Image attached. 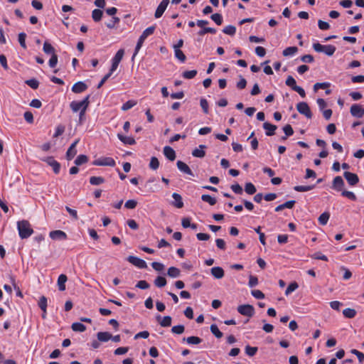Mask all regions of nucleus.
I'll return each instance as SVG.
<instances>
[{
  "label": "nucleus",
  "mask_w": 364,
  "mask_h": 364,
  "mask_svg": "<svg viewBox=\"0 0 364 364\" xmlns=\"http://www.w3.org/2000/svg\"><path fill=\"white\" fill-rule=\"evenodd\" d=\"M17 229L19 237L21 239L29 237L33 232L30 223L28 220H23L17 223Z\"/></svg>",
  "instance_id": "1"
},
{
  "label": "nucleus",
  "mask_w": 364,
  "mask_h": 364,
  "mask_svg": "<svg viewBox=\"0 0 364 364\" xmlns=\"http://www.w3.org/2000/svg\"><path fill=\"white\" fill-rule=\"evenodd\" d=\"M155 31V26H151L148 28H146L141 33V35L139 36L136 46L135 47L134 53L132 55V59L135 58V56L139 53V50L141 49L144 41L146 39V38L154 33Z\"/></svg>",
  "instance_id": "2"
},
{
  "label": "nucleus",
  "mask_w": 364,
  "mask_h": 364,
  "mask_svg": "<svg viewBox=\"0 0 364 364\" xmlns=\"http://www.w3.org/2000/svg\"><path fill=\"white\" fill-rule=\"evenodd\" d=\"M90 95L86 96L82 101H72L70 103V107L73 112L87 110L90 105Z\"/></svg>",
  "instance_id": "3"
},
{
  "label": "nucleus",
  "mask_w": 364,
  "mask_h": 364,
  "mask_svg": "<svg viewBox=\"0 0 364 364\" xmlns=\"http://www.w3.org/2000/svg\"><path fill=\"white\" fill-rule=\"evenodd\" d=\"M297 111L304 115L307 119H311L313 117L312 112L310 109L309 105L305 102H299L296 105Z\"/></svg>",
  "instance_id": "4"
},
{
  "label": "nucleus",
  "mask_w": 364,
  "mask_h": 364,
  "mask_svg": "<svg viewBox=\"0 0 364 364\" xmlns=\"http://www.w3.org/2000/svg\"><path fill=\"white\" fill-rule=\"evenodd\" d=\"M124 55V49H119L114 56L112 59V65L110 68L109 71L111 73H114L118 68V65L119 63L121 62L123 56Z\"/></svg>",
  "instance_id": "5"
},
{
  "label": "nucleus",
  "mask_w": 364,
  "mask_h": 364,
  "mask_svg": "<svg viewBox=\"0 0 364 364\" xmlns=\"http://www.w3.org/2000/svg\"><path fill=\"white\" fill-rule=\"evenodd\" d=\"M94 166H107L113 167L116 165L115 161L112 157H101L92 161Z\"/></svg>",
  "instance_id": "6"
},
{
  "label": "nucleus",
  "mask_w": 364,
  "mask_h": 364,
  "mask_svg": "<svg viewBox=\"0 0 364 364\" xmlns=\"http://www.w3.org/2000/svg\"><path fill=\"white\" fill-rule=\"evenodd\" d=\"M237 311L243 316L252 317L255 314V309L250 304H242L237 307Z\"/></svg>",
  "instance_id": "7"
},
{
  "label": "nucleus",
  "mask_w": 364,
  "mask_h": 364,
  "mask_svg": "<svg viewBox=\"0 0 364 364\" xmlns=\"http://www.w3.org/2000/svg\"><path fill=\"white\" fill-rule=\"evenodd\" d=\"M127 260L139 269H146L147 267L146 262L136 256L130 255L127 257Z\"/></svg>",
  "instance_id": "8"
},
{
  "label": "nucleus",
  "mask_w": 364,
  "mask_h": 364,
  "mask_svg": "<svg viewBox=\"0 0 364 364\" xmlns=\"http://www.w3.org/2000/svg\"><path fill=\"white\" fill-rule=\"evenodd\" d=\"M343 176L348 181V184L351 186H355L359 182V178L355 173L345 171L343 173Z\"/></svg>",
  "instance_id": "9"
},
{
  "label": "nucleus",
  "mask_w": 364,
  "mask_h": 364,
  "mask_svg": "<svg viewBox=\"0 0 364 364\" xmlns=\"http://www.w3.org/2000/svg\"><path fill=\"white\" fill-rule=\"evenodd\" d=\"M350 112L352 116L361 118L364 116V108L360 105L354 104L350 107Z\"/></svg>",
  "instance_id": "10"
},
{
  "label": "nucleus",
  "mask_w": 364,
  "mask_h": 364,
  "mask_svg": "<svg viewBox=\"0 0 364 364\" xmlns=\"http://www.w3.org/2000/svg\"><path fill=\"white\" fill-rule=\"evenodd\" d=\"M169 4V0H162L159 5L157 6L156 10L154 14V17L156 18H159L162 16L164 11H166L168 5Z\"/></svg>",
  "instance_id": "11"
},
{
  "label": "nucleus",
  "mask_w": 364,
  "mask_h": 364,
  "mask_svg": "<svg viewBox=\"0 0 364 364\" xmlns=\"http://www.w3.org/2000/svg\"><path fill=\"white\" fill-rule=\"evenodd\" d=\"M49 236L54 240H65L68 238L67 234L63 230H53L50 232Z\"/></svg>",
  "instance_id": "12"
},
{
  "label": "nucleus",
  "mask_w": 364,
  "mask_h": 364,
  "mask_svg": "<svg viewBox=\"0 0 364 364\" xmlns=\"http://www.w3.org/2000/svg\"><path fill=\"white\" fill-rule=\"evenodd\" d=\"M80 139H77L72 143L66 152V158L68 160H71L77 154L76 146L79 143Z\"/></svg>",
  "instance_id": "13"
},
{
  "label": "nucleus",
  "mask_w": 364,
  "mask_h": 364,
  "mask_svg": "<svg viewBox=\"0 0 364 364\" xmlns=\"http://www.w3.org/2000/svg\"><path fill=\"white\" fill-rule=\"evenodd\" d=\"M87 89V85L82 81H79L75 83L71 90L72 92L76 94L82 93Z\"/></svg>",
  "instance_id": "14"
},
{
  "label": "nucleus",
  "mask_w": 364,
  "mask_h": 364,
  "mask_svg": "<svg viewBox=\"0 0 364 364\" xmlns=\"http://www.w3.org/2000/svg\"><path fill=\"white\" fill-rule=\"evenodd\" d=\"M344 186V181L341 176H336L333 180L332 188L337 191H341Z\"/></svg>",
  "instance_id": "15"
},
{
  "label": "nucleus",
  "mask_w": 364,
  "mask_h": 364,
  "mask_svg": "<svg viewBox=\"0 0 364 364\" xmlns=\"http://www.w3.org/2000/svg\"><path fill=\"white\" fill-rule=\"evenodd\" d=\"M156 318L162 327H169L171 325L172 318L170 316H166L162 318L160 315H158Z\"/></svg>",
  "instance_id": "16"
},
{
  "label": "nucleus",
  "mask_w": 364,
  "mask_h": 364,
  "mask_svg": "<svg viewBox=\"0 0 364 364\" xmlns=\"http://www.w3.org/2000/svg\"><path fill=\"white\" fill-rule=\"evenodd\" d=\"M176 165H177L178 168L181 172H183L186 174L190 175V176H193V171H191V169L189 168V166L186 163L181 161H178L176 163Z\"/></svg>",
  "instance_id": "17"
},
{
  "label": "nucleus",
  "mask_w": 364,
  "mask_h": 364,
  "mask_svg": "<svg viewBox=\"0 0 364 364\" xmlns=\"http://www.w3.org/2000/svg\"><path fill=\"white\" fill-rule=\"evenodd\" d=\"M263 128L265 129L266 135L271 136L275 134V130L277 129V127L269 122H264L263 124Z\"/></svg>",
  "instance_id": "18"
},
{
  "label": "nucleus",
  "mask_w": 364,
  "mask_h": 364,
  "mask_svg": "<svg viewBox=\"0 0 364 364\" xmlns=\"http://www.w3.org/2000/svg\"><path fill=\"white\" fill-rule=\"evenodd\" d=\"M164 154L170 161H174L176 159V152L171 146H166L164 148Z\"/></svg>",
  "instance_id": "19"
},
{
  "label": "nucleus",
  "mask_w": 364,
  "mask_h": 364,
  "mask_svg": "<svg viewBox=\"0 0 364 364\" xmlns=\"http://www.w3.org/2000/svg\"><path fill=\"white\" fill-rule=\"evenodd\" d=\"M205 148H206L205 145H203V144L199 145L198 148L195 149L192 151V155L193 156L198 157V158H203V157H204L205 155V152L204 149Z\"/></svg>",
  "instance_id": "20"
},
{
  "label": "nucleus",
  "mask_w": 364,
  "mask_h": 364,
  "mask_svg": "<svg viewBox=\"0 0 364 364\" xmlns=\"http://www.w3.org/2000/svg\"><path fill=\"white\" fill-rule=\"evenodd\" d=\"M210 272L215 279H221L225 274L223 269L220 267H214L211 268Z\"/></svg>",
  "instance_id": "21"
},
{
  "label": "nucleus",
  "mask_w": 364,
  "mask_h": 364,
  "mask_svg": "<svg viewBox=\"0 0 364 364\" xmlns=\"http://www.w3.org/2000/svg\"><path fill=\"white\" fill-rule=\"evenodd\" d=\"M295 203H296V201L294 200H288V201L285 202L284 203L277 206L275 208V211L279 212V211L284 210V208L291 209L294 206Z\"/></svg>",
  "instance_id": "22"
},
{
  "label": "nucleus",
  "mask_w": 364,
  "mask_h": 364,
  "mask_svg": "<svg viewBox=\"0 0 364 364\" xmlns=\"http://www.w3.org/2000/svg\"><path fill=\"white\" fill-rule=\"evenodd\" d=\"M118 139L124 144L133 145L136 143L135 139L131 136H126L122 134H117Z\"/></svg>",
  "instance_id": "23"
},
{
  "label": "nucleus",
  "mask_w": 364,
  "mask_h": 364,
  "mask_svg": "<svg viewBox=\"0 0 364 364\" xmlns=\"http://www.w3.org/2000/svg\"><path fill=\"white\" fill-rule=\"evenodd\" d=\"M172 198L174 199V203L173 204L175 207L178 208H181L183 207V202L180 194L173 193L172 194Z\"/></svg>",
  "instance_id": "24"
},
{
  "label": "nucleus",
  "mask_w": 364,
  "mask_h": 364,
  "mask_svg": "<svg viewBox=\"0 0 364 364\" xmlns=\"http://www.w3.org/2000/svg\"><path fill=\"white\" fill-rule=\"evenodd\" d=\"M183 341H186L189 345H198L200 344L203 340L198 336H189L188 338H183Z\"/></svg>",
  "instance_id": "25"
},
{
  "label": "nucleus",
  "mask_w": 364,
  "mask_h": 364,
  "mask_svg": "<svg viewBox=\"0 0 364 364\" xmlns=\"http://www.w3.org/2000/svg\"><path fill=\"white\" fill-rule=\"evenodd\" d=\"M68 280V277L65 274H60L58 278V286L60 291H64L65 289V282Z\"/></svg>",
  "instance_id": "26"
},
{
  "label": "nucleus",
  "mask_w": 364,
  "mask_h": 364,
  "mask_svg": "<svg viewBox=\"0 0 364 364\" xmlns=\"http://www.w3.org/2000/svg\"><path fill=\"white\" fill-rule=\"evenodd\" d=\"M103 16V11L100 9H95L92 11V18L95 22L101 21Z\"/></svg>",
  "instance_id": "27"
},
{
  "label": "nucleus",
  "mask_w": 364,
  "mask_h": 364,
  "mask_svg": "<svg viewBox=\"0 0 364 364\" xmlns=\"http://www.w3.org/2000/svg\"><path fill=\"white\" fill-rule=\"evenodd\" d=\"M97 339L101 342H107L112 338V334L109 332H99L97 334Z\"/></svg>",
  "instance_id": "28"
},
{
  "label": "nucleus",
  "mask_w": 364,
  "mask_h": 364,
  "mask_svg": "<svg viewBox=\"0 0 364 364\" xmlns=\"http://www.w3.org/2000/svg\"><path fill=\"white\" fill-rule=\"evenodd\" d=\"M330 218V213L328 212H324L318 218V223L321 225L327 224Z\"/></svg>",
  "instance_id": "29"
},
{
  "label": "nucleus",
  "mask_w": 364,
  "mask_h": 364,
  "mask_svg": "<svg viewBox=\"0 0 364 364\" xmlns=\"http://www.w3.org/2000/svg\"><path fill=\"white\" fill-rule=\"evenodd\" d=\"M72 330L76 332H84L86 330V326L82 323L75 322L71 326Z\"/></svg>",
  "instance_id": "30"
},
{
  "label": "nucleus",
  "mask_w": 364,
  "mask_h": 364,
  "mask_svg": "<svg viewBox=\"0 0 364 364\" xmlns=\"http://www.w3.org/2000/svg\"><path fill=\"white\" fill-rule=\"evenodd\" d=\"M336 50V46L333 45H324L323 50L322 53H324L328 56H331L333 55Z\"/></svg>",
  "instance_id": "31"
},
{
  "label": "nucleus",
  "mask_w": 364,
  "mask_h": 364,
  "mask_svg": "<svg viewBox=\"0 0 364 364\" xmlns=\"http://www.w3.org/2000/svg\"><path fill=\"white\" fill-rule=\"evenodd\" d=\"M356 311L353 309L346 308L343 311V314L346 318H353L356 316Z\"/></svg>",
  "instance_id": "32"
},
{
  "label": "nucleus",
  "mask_w": 364,
  "mask_h": 364,
  "mask_svg": "<svg viewBox=\"0 0 364 364\" xmlns=\"http://www.w3.org/2000/svg\"><path fill=\"white\" fill-rule=\"evenodd\" d=\"M43 50L45 53L50 54L51 55L53 53H55L53 46L47 41L44 42L43 43Z\"/></svg>",
  "instance_id": "33"
},
{
  "label": "nucleus",
  "mask_w": 364,
  "mask_h": 364,
  "mask_svg": "<svg viewBox=\"0 0 364 364\" xmlns=\"http://www.w3.org/2000/svg\"><path fill=\"white\" fill-rule=\"evenodd\" d=\"M298 51V48L296 46H290L285 48L282 54L284 56L294 55Z\"/></svg>",
  "instance_id": "34"
},
{
  "label": "nucleus",
  "mask_w": 364,
  "mask_h": 364,
  "mask_svg": "<svg viewBox=\"0 0 364 364\" xmlns=\"http://www.w3.org/2000/svg\"><path fill=\"white\" fill-rule=\"evenodd\" d=\"M105 182V178L102 176H92L90 178V183L93 186H98Z\"/></svg>",
  "instance_id": "35"
},
{
  "label": "nucleus",
  "mask_w": 364,
  "mask_h": 364,
  "mask_svg": "<svg viewBox=\"0 0 364 364\" xmlns=\"http://www.w3.org/2000/svg\"><path fill=\"white\" fill-rule=\"evenodd\" d=\"M201 200L209 203L210 205H214L217 203L216 199L208 194L202 195Z\"/></svg>",
  "instance_id": "36"
},
{
  "label": "nucleus",
  "mask_w": 364,
  "mask_h": 364,
  "mask_svg": "<svg viewBox=\"0 0 364 364\" xmlns=\"http://www.w3.org/2000/svg\"><path fill=\"white\" fill-rule=\"evenodd\" d=\"M180 269L175 267H169L167 272L168 275L173 278L178 277L180 275Z\"/></svg>",
  "instance_id": "37"
},
{
  "label": "nucleus",
  "mask_w": 364,
  "mask_h": 364,
  "mask_svg": "<svg viewBox=\"0 0 364 364\" xmlns=\"http://www.w3.org/2000/svg\"><path fill=\"white\" fill-rule=\"evenodd\" d=\"M88 161V157L86 155L80 154L75 159L74 163L76 166H80Z\"/></svg>",
  "instance_id": "38"
},
{
  "label": "nucleus",
  "mask_w": 364,
  "mask_h": 364,
  "mask_svg": "<svg viewBox=\"0 0 364 364\" xmlns=\"http://www.w3.org/2000/svg\"><path fill=\"white\" fill-rule=\"evenodd\" d=\"M211 333L217 338H221L223 336V333L219 330L216 324H212L210 327Z\"/></svg>",
  "instance_id": "39"
},
{
  "label": "nucleus",
  "mask_w": 364,
  "mask_h": 364,
  "mask_svg": "<svg viewBox=\"0 0 364 364\" xmlns=\"http://www.w3.org/2000/svg\"><path fill=\"white\" fill-rule=\"evenodd\" d=\"M315 188V185L311 186H296L294 187V190L297 192H306L309 191Z\"/></svg>",
  "instance_id": "40"
},
{
  "label": "nucleus",
  "mask_w": 364,
  "mask_h": 364,
  "mask_svg": "<svg viewBox=\"0 0 364 364\" xmlns=\"http://www.w3.org/2000/svg\"><path fill=\"white\" fill-rule=\"evenodd\" d=\"M245 191L249 195H253L256 193L257 190L253 183L251 182L247 183L245 186Z\"/></svg>",
  "instance_id": "41"
},
{
  "label": "nucleus",
  "mask_w": 364,
  "mask_h": 364,
  "mask_svg": "<svg viewBox=\"0 0 364 364\" xmlns=\"http://www.w3.org/2000/svg\"><path fill=\"white\" fill-rule=\"evenodd\" d=\"M298 287H299V285H298L297 282H293L290 283L285 291V295L286 296L289 295L293 291H294L296 289H297Z\"/></svg>",
  "instance_id": "42"
},
{
  "label": "nucleus",
  "mask_w": 364,
  "mask_h": 364,
  "mask_svg": "<svg viewBox=\"0 0 364 364\" xmlns=\"http://www.w3.org/2000/svg\"><path fill=\"white\" fill-rule=\"evenodd\" d=\"M166 279L164 277L159 276L154 280V284L159 288L164 287L166 284Z\"/></svg>",
  "instance_id": "43"
},
{
  "label": "nucleus",
  "mask_w": 364,
  "mask_h": 364,
  "mask_svg": "<svg viewBox=\"0 0 364 364\" xmlns=\"http://www.w3.org/2000/svg\"><path fill=\"white\" fill-rule=\"evenodd\" d=\"M197 73L196 70H186L182 73V77L185 79H193L196 77Z\"/></svg>",
  "instance_id": "44"
},
{
  "label": "nucleus",
  "mask_w": 364,
  "mask_h": 364,
  "mask_svg": "<svg viewBox=\"0 0 364 364\" xmlns=\"http://www.w3.org/2000/svg\"><path fill=\"white\" fill-rule=\"evenodd\" d=\"M136 105V101L131 100H128L125 103L123 104L122 106V110L123 111H127L134 107Z\"/></svg>",
  "instance_id": "45"
},
{
  "label": "nucleus",
  "mask_w": 364,
  "mask_h": 364,
  "mask_svg": "<svg viewBox=\"0 0 364 364\" xmlns=\"http://www.w3.org/2000/svg\"><path fill=\"white\" fill-rule=\"evenodd\" d=\"M216 29L210 27H204L201 28L200 31H198V34L199 36H204L206 33H212L215 34L216 33Z\"/></svg>",
  "instance_id": "46"
},
{
  "label": "nucleus",
  "mask_w": 364,
  "mask_h": 364,
  "mask_svg": "<svg viewBox=\"0 0 364 364\" xmlns=\"http://www.w3.org/2000/svg\"><path fill=\"white\" fill-rule=\"evenodd\" d=\"M175 57L178 59L181 63H184L186 57L181 49H174Z\"/></svg>",
  "instance_id": "47"
},
{
  "label": "nucleus",
  "mask_w": 364,
  "mask_h": 364,
  "mask_svg": "<svg viewBox=\"0 0 364 364\" xmlns=\"http://www.w3.org/2000/svg\"><path fill=\"white\" fill-rule=\"evenodd\" d=\"M159 167V161L156 156H152L149 163V168L152 170H156Z\"/></svg>",
  "instance_id": "48"
},
{
  "label": "nucleus",
  "mask_w": 364,
  "mask_h": 364,
  "mask_svg": "<svg viewBox=\"0 0 364 364\" xmlns=\"http://www.w3.org/2000/svg\"><path fill=\"white\" fill-rule=\"evenodd\" d=\"M223 33L230 36H234L236 33V28L234 26L229 25L225 26L223 30Z\"/></svg>",
  "instance_id": "49"
},
{
  "label": "nucleus",
  "mask_w": 364,
  "mask_h": 364,
  "mask_svg": "<svg viewBox=\"0 0 364 364\" xmlns=\"http://www.w3.org/2000/svg\"><path fill=\"white\" fill-rule=\"evenodd\" d=\"M185 331V326L183 325L174 326L171 328V332L174 334H182Z\"/></svg>",
  "instance_id": "50"
},
{
  "label": "nucleus",
  "mask_w": 364,
  "mask_h": 364,
  "mask_svg": "<svg viewBox=\"0 0 364 364\" xmlns=\"http://www.w3.org/2000/svg\"><path fill=\"white\" fill-rule=\"evenodd\" d=\"M341 195L343 196V197H346L348 198V199L353 200V201H355L357 200V197L355 195L354 193H353L352 191H342L341 192Z\"/></svg>",
  "instance_id": "51"
},
{
  "label": "nucleus",
  "mask_w": 364,
  "mask_h": 364,
  "mask_svg": "<svg viewBox=\"0 0 364 364\" xmlns=\"http://www.w3.org/2000/svg\"><path fill=\"white\" fill-rule=\"evenodd\" d=\"M26 34L25 33L22 32L18 34V42H19L21 46L24 49L26 48Z\"/></svg>",
  "instance_id": "52"
},
{
  "label": "nucleus",
  "mask_w": 364,
  "mask_h": 364,
  "mask_svg": "<svg viewBox=\"0 0 364 364\" xmlns=\"http://www.w3.org/2000/svg\"><path fill=\"white\" fill-rule=\"evenodd\" d=\"M210 18L218 26L223 23V16L220 14H212Z\"/></svg>",
  "instance_id": "53"
},
{
  "label": "nucleus",
  "mask_w": 364,
  "mask_h": 364,
  "mask_svg": "<svg viewBox=\"0 0 364 364\" xmlns=\"http://www.w3.org/2000/svg\"><path fill=\"white\" fill-rule=\"evenodd\" d=\"M38 306L40 309L46 312V309L47 308V298L44 296H42L38 301Z\"/></svg>",
  "instance_id": "54"
},
{
  "label": "nucleus",
  "mask_w": 364,
  "mask_h": 364,
  "mask_svg": "<svg viewBox=\"0 0 364 364\" xmlns=\"http://www.w3.org/2000/svg\"><path fill=\"white\" fill-rule=\"evenodd\" d=\"M331 84L329 82H316L314 85V90L316 92L318 89H326L329 87Z\"/></svg>",
  "instance_id": "55"
},
{
  "label": "nucleus",
  "mask_w": 364,
  "mask_h": 364,
  "mask_svg": "<svg viewBox=\"0 0 364 364\" xmlns=\"http://www.w3.org/2000/svg\"><path fill=\"white\" fill-rule=\"evenodd\" d=\"M257 350L258 348L257 347H252L250 346H247L245 347V353L250 357L254 356L257 353Z\"/></svg>",
  "instance_id": "56"
},
{
  "label": "nucleus",
  "mask_w": 364,
  "mask_h": 364,
  "mask_svg": "<svg viewBox=\"0 0 364 364\" xmlns=\"http://www.w3.org/2000/svg\"><path fill=\"white\" fill-rule=\"evenodd\" d=\"M26 84L34 90L37 89L39 86L38 81L34 78L26 80Z\"/></svg>",
  "instance_id": "57"
},
{
  "label": "nucleus",
  "mask_w": 364,
  "mask_h": 364,
  "mask_svg": "<svg viewBox=\"0 0 364 364\" xmlns=\"http://www.w3.org/2000/svg\"><path fill=\"white\" fill-rule=\"evenodd\" d=\"M65 132V127L62 124H59L56 127L53 137L56 138L62 135Z\"/></svg>",
  "instance_id": "58"
},
{
  "label": "nucleus",
  "mask_w": 364,
  "mask_h": 364,
  "mask_svg": "<svg viewBox=\"0 0 364 364\" xmlns=\"http://www.w3.org/2000/svg\"><path fill=\"white\" fill-rule=\"evenodd\" d=\"M200 105L201 108L203 109V111L205 114L208 113V102L206 99L201 98L200 100Z\"/></svg>",
  "instance_id": "59"
},
{
  "label": "nucleus",
  "mask_w": 364,
  "mask_h": 364,
  "mask_svg": "<svg viewBox=\"0 0 364 364\" xmlns=\"http://www.w3.org/2000/svg\"><path fill=\"white\" fill-rule=\"evenodd\" d=\"M149 284L145 280H140L136 284V287L141 289H149Z\"/></svg>",
  "instance_id": "60"
},
{
  "label": "nucleus",
  "mask_w": 364,
  "mask_h": 364,
  "mask_svg": "<svg viewBox=\"0 0 364 364\" xmlns=\"http://www.w3.org/2000/svg\"><path fill=\"white\" fill-rule=\"evenodd\" d=\"M285 82H286V85L287 86L290 87L292 90H293V87H295V86H297L295 79L291 75L287 77Z\"/></svg>",
  "instance_id": "61"
},
{
  "label": "nucleus",
  "mask_w": 364,
  "mask_h": 364,
  "mask_svg": "<svg viewBox=\"0 0 364 364\" xmlns=\"http://www.w3.org/2000/svg\"><path fill=\"white\" fill-rule=\"evenodd\" d=\"M251 294L255 299H263L264 298V293L259 289L252 290Z\"/></svg>",
  "instance_id": "62"
},
{
  "label": "nucleus",
  "mask_w": 364,
  "mask_h": 364,
  "mask_svg": "<svg viewBox=\"0 0 364 364\" xmlns=\"http://www.w3.org/2000/svg\"><path fill=\"white\" fill-rule=\"evenodd\" d=\"M58 63V55L55 53H53L51 58L48 61L49 66L50 68H55Z\"/></svg>",
  "instance_id": "63"
},
{
  "label": "nucleus",
  "mask_w": 364,
  "mask_h": 364,
  "mask_svg": "<svg viewBox=\"0 0 364 364\" xmlns=\"http://www.w3.org/2000/svg\"><path fill=\"white\" fill-rule=\"evenodd\" d=\"M283 131H284L285 135H287V136H290L293 135V134H294L293 128L291 127V126L290 124H286L283 127Z\"/></svg>",
  "instance_id": "64"
}]
</instances>
